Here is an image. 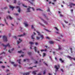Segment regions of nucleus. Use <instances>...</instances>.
Segmentation results:
<instances>
[{"instance_id": "15", "label": "nucleus", "mask_w": 75, "mask_h": 75, "mask_svg": "<svg viewBox=\"0 0 75 75\" xmlns=\"http://www.w3.org/2000/svg\"><path fill=\"white\" fill-rule=\"evenodd\" d=\"M9 7L10 8H11L12 10H13V9L14 8V6H11V5H10L9 6Z\"/></svg>"}, {"instance_id": "2", "label": "nucleus", "mask_w": 75, "mask_h": 75, "mask_svg": "<svg viewBox=\"0 0 75 75\" xmlns=\"http://www.w3.org/2000/svg\"><path fill=\"white\" fill-rule=\"evenodd\" d=\"M3 40L4 41H5V42H6L7 41V36L5 35H4L3 37Z\"/></svg>"}, {"instance_id": "27", "label": "nucleus", "mask_w": 75, "mask_h": 75, "mask_svg": "<svg viewBox=\"0 0 75 75\" xmlns=\"http://www.w3.org/2000/svg\"><path fill=\"white\" fill-rule=\"evenodd\" d=\"M59 47V49L60 50H62V48H61V46H59V45H58Z\"/></svg>"}, {"instance_id": "14", "label": "nucleus", "mask_w": 75, "mask_h": 75, "mask_svg": "<svg viewBox=\"0 0 75 75\" xmlns=\"http://www.w3.org/2000/svg\"><path fill=\"white\" fill-rule=\"evenodd\" d=\"M24 24L25 25V27H28V25L27 24V22H25L24 23Z\"/></svg>"}, {"instance_id": "17", "label": "nucleus", "mask_w": 75, "mask_h": 75, "mask_svg": "<svg viewBox=\"0 0 75 75\" xmlns=\"http://www.w3.org/2000/svg\"><path fill=\"white\" fill-rule=\"evenodd\" d=\"M30 74V73L29 72H27V73H25L23 74V75H28Z\"/></svg>"}, {"instance_id": "33", "label": "nucleus", "mask_w": 75, "mask_h": 75, "mask_svg": "<svg viewBox=\"0 0 75 75\" xmlns=\"http://www.w3.org/2000/svg\"><path fill=\"white\" fill-rule=\"evenodd\" d=\"M36 38L37 40H39L40 38V37H37Z\"/></svg>"}, {"instance_id": "39", "label": "nucleus", "mask_w": 75, "mask_h": 75, "mask_svg": "<svg viewBox=\"0 0 75 75\" xmlns=\"http://www.w3.org/2000/svg\"><path fill=\"white\" fill-rule=\"evenodd\" d=\"M46 31H47L48 32H51V31H49V30H46Z\"/></svg>"}, {"instance_id": "1", "label": "nucleus", "mask_w": 75, "mask_h": 75, "mask_svg": "<svg viewBox=\"0 0 75 75\" xmlns=\"http://www.w3.org/2000/svg\"><path fill=\"white\" fill-rule=\"evenodd\" d=\"M36 32L38 33V35L40 36V38H41V39L42 40V39L44 38V35H40V33L37 31H36Z\"/></svg>"}, {"instance_id": "19", "label": "nucleus", "mask_w": 75, "mask_h": 75, "mask_svg": "<svg viewBox=\"0 0 75 75\" xmlns=\"http://www.w3.org/2000/svg\"><path fill=\"white\" fill-rule=\"evenodd\" d=\"M40 51L41 52H42L43 51H45V52H47V50H41Z\"/></svg>"}, {"instance_id": "30", "label": "nucleus", "mask_w": 75, "mask_h": 75, "mask_svg": "<svg viewBox=\"0 0 75 75\" xmlns=\"http://www.w3.org/2000/svg\"><path fill=\"white\" fill-rule=\"evenodd\" d=\"M4 20H5V21L6 25H8V23H7L6 22V19L5 18Z\"/></svg>"}, {"instance_id": "3", "label": "nucleus", "mask_w": 75, "mask_h": 75, "mask_svg": "<svg viewBox=\"0 0 75 75\" xmlns=\"http://www.w3.org/2000/svg\"><path fill=\"white\" fill-rule=\"evenodd\" d=\"M59 67H60V66L59 64H58L57 66L55 65L54 66V68H56V72H57V71H58V69L59 68Z\"/></svg>"}, {"instance_id": "41", "label": "nucleus", "mask_w": 75, "mask_h": 75, "mask_svg": "<svg viewBox=\"0 0 75 75\" xmlns=\"http://www.w3.org/2000/svg\"><path fill=\"white\" fill-rule=\"evenodd\" d=\"M43 16L45 17H46V18H47V20H48V18H47V17H46V16H45V15H44Z\"/></svg>"}, {"instance_id": "11", "label": "nucleus", "mask_w": 75, "mask_h": 75, "mask_svg": "<svg viewBox=\"0 0 75 75\" xmlns=\"http://www.w3.org/2000/svg\"><path fill=\"white\" fill-rule=\"evenodd\" d=\"M26 35V33H23V35H18V37H23V36H25V35Z\"/></svg>"}, {"instance_id": "4", "label": "nucleus", "mask_w": 75, "mask_h": 75, "mask_svg": "<svg viewBox=\"0 0 75 75\" xmlns=\"http://www.w3.org/2000/svg\"><path fill=\"white\" fill-rule=\"evenodd\" d=\"M2 45H3V47H4L5 48H6V47H9V48H10L11 47L10 46V44H9V43H8L6 45H4V44H2Z\"/></svg>"}, {"instance_id": "32", "label": "nucleus", "mask_w": 75, "mask_h": 75, "mask_svg": "<svg viewBox=\"0 0 75 75\" xmlns=\"http://www.w3.org/2000/svg\"><path fill=\"white\" fill-rule=\"evenodd\" d=\"M14 14L15 16H18L19 15L18 13H15Z\"/></svg>"}, {"instance_id": "7", "label": "nucleus", "mask_w": 75, "mask_h": 75, "mask_svg": "<svg viewBox=\"0 0 75 75\" xmlns=\"http://www.w3.org/2000/svg\"><path fill=\"white\" fill-rule=\"evenodd\" d=\"M41 19L42 21H43V23H45V24H46V25L48 24V23L45 21V20H44V19H43L42 18H41Z\"/></svg>"}, {"instance_id": "45", "label": "nucleus", "mask_w": 75, "mask_h": 75, "mask_svg": "<svg viewBox=\"0 0 75 75\" xmlns=\"http://www.w3.org/2000/svg\"><path fill=\"white\" fill-rule=\"evenodd\" d=\"M1 67L2 68H5V67L4 66H2Z\"/></svg>"}, {"instance_id": "9", "label": "nucleus", "mask_w": 75, "mask_h": 75, "mask_svg": "<svg viewBox=\"0 0 75 75\" xmlns=\"http://www.w3.org/2000/svg\"><path fill=\"white\" fill-rule=\"evenodd\" d=\"M29 44H30L31 45V46L30 47V49L31 50H32V47H33V46H32V44H33L34 43L32 42H29Z\"/></svg>"}, {"instance_id": "10", "label": "nucleus", "mask_w": 75, "mask_h": 75, "mask_svg": "<svg viewBox=\"0 0 75 75\" xmlns=\"http://www.w3.org/2000/svg\"><path fill=\"white\" fill-rule=\"evenodd\" d=\"M67 57L69 58V59H70L71 60V59H73L74 60V61H75V58H73L69 56H67Z\"/></svg>"}, {"instance_id": "59", "label": "nucleus", "mask_w": 75, "mask_h": 75, "mask_svg": "<svg viewBox=\"0 0 75 75\" xmlns=\"http://www.w3.org/2000/svg\"><path fill=\"white\" fill-rule=\"evenodd\" d=\"M8 52H9V53H11V52L10 51V50H9L8 51Z\"/></svg>"}, {"instance_id": "62", "label": "nucleus", "mask_w": 75, "mask_h": 75, "mask_svg": "<svg viewBox=\"0 0 75 75\" xmlns=\"http://www.w3.org/2000/svg\"><path fill=\"white\" fill-rule=\"evenodd\" d=\"M11 64H14V62H11Z\"/></svg>"}, {"instance_id": "23", "label": "nucleus", "mask_w": 75, "mask_h": 75, "mask_svg": "<svg viewBox=\"0 0 75 75\" xmlns=\"http://www.w3.org/2000/svg\"><path fill=\"white\" fill-rule=\"evenodd\" d=\"M49 42L50 44H53V43H54V42H52V41H50Z\"/></svg>"}, {"instance_id": "48", "label": "nucleus", "mask_w": 75, "mask_h": 75, "mask_svg": "<svg viewBox=\"0 0 75 75\" xmlns=\"http://www.w3.org/2000/svg\"><path fill=\"white\" fill-rule=\"evenodd\" d=\"M35 45H38V43L37 42L35 43Z\"/></svg>"}, {"instance_id": "57", "label": "nucleus", "mask_w": 75, "mask_h": 75, "mask_svg": "<svg viewBox=\"0 0 75 75\" xmlns=\"http://www.w3.org/2000/svg\"><path fill=\"white\" fill-rule=\"evenodd\" d=\"M64 22L65 23H68V22H67V21H64Z\"/></svg>"}, {"instance_id": "54", "label": "nucleus", "mask_w": 75, "mask_h": 75, "mask_svg": "<svg viewBox=\"0 0 75 75\" xmlns=\"http://www.w3.org/2000/svg\"><path fill=\"white\" fill-rule=\"evenodd\" d=\"M46 38L47 39H50V38L48 37H46Z\"/></svg>"}, {"instance_id": "44", "label": "nucleus", "mask_w": 75, "mask_h": 75, "mask_svg": "<svg viewBox=\"0 0 75 75\" xmlns=\"http://www.w3.org/2000/svg\"><path fill=\"white\" fill-rule=\"evenodd\" d=\"M0 25H1V26H4V25H3V24H0Z\"/></svg>"}, {"instance_id": "8", "label": "nucleus", "mask_w": 75, "mask_h": 75, "mask_svg": "<svg viewBox=\"0 0 75 75\" xmlns=\"http://www.w3.org/2000/svg\"><path fill=\"white\" fill-rule=\"evenodd\" d=\"M69 6H70V7H72V6H75V4H74L69 2Z\"/></svg>"}, {"instance_id": "5", "label": "nucleus", "mask_w": 75, "mask_h": 75, "mask_svg": "<svg viewBox=\"0 0 75 75\" xmlns=\"http://www.w3.org/2000/svg\"><path fill=\"white\" fill-rule=\"evenodd\" d=\"M31 8L33 9V11H35V9L34 8H30V7H29L27 9V12H30V8Z\"/></svg>"}, {"instance_id": "28", "label": "nucleus", "mask_w": 75, "mask_h": 75, "mask_svg": "<svg viewBox=\"0 0 75 75\" xmlns=\"http://www.w3.org/2000/svg\"><path fill=\"white\" fill-rule=\"evenodd\" d=\"M39 23L40 24V25H42V26H44V24H42L41 23L39 22Z\"/></svg>"}, {"instance_id": "25", "label": "nucleus", "mask_w": 75, "mask_h": 75, "mask_svg": "<svg viewBox=\"0 0 75 75\" xmlns=\"http://www.w3.org/2000/svg\"><path fill=\"white\" fill-rule=\"evenodd\" d=\"M34 50H35V52H37V47H34Z\"/></svg>"}, {"instance_id": "52", "label": "nucleus", "mask_w": 75, "mask_h": 75, "mask_svg": "<svg viewBox=\"0 0 75 75\" xmlns=\"http://www.w3.org/2000/svg\"><path fill=\"white\" fill-rule=\"evenodd\" d=\"M31 28H32V29H33L34 28V27L33 26V25H32L31 26Z\"/></svg>"}, {"instance_id": "21", "label": "nucleus", "mask_w": 75, "mask_h": 75, "mask_svg": "<svg viewBox=\"0 0 75 75\" xmlns=\"http://www.w3.org/2000/svg\"><path fill=\"white\" fill-rule=\"evenodd\" d=\"M36 10L37 11H42V10H41V9L40 8H38L36 9Z\"/></svg>"}, {"instance_id": "63", "label": "nucleus", "mask_w": 75, "mask_h": 75, "mask_svg": "<svg viewBox=\"0 0 75 75\" xmlns=\"http://www.w3.org/2000/svg\"><path fill=\"white\" fill-rule=\"evenodd\" d=\"M71 13H72V12L73 11V9H71Z\"/></svg>"}, {"instance_id": "24", "label": "nucleus", "mask_w": 75, "mask_h": 75, "mask_svg": "<svg viewBox=\"0 0 75 75\" xmlns=\"http://www.w3.org/2000/svg\"><path fill=\"white\" fill-rule=\"evenodd\" d=\"M18 53H24V52H22L21 51H18Z\"/></svg>"}, {"instance_id": "60", "label": "nucleus", "mask_w": 75, "mask_h": 75, "mask_svg": "<svg viewBox=\"0 0 75 75\" xmlns=\"http://www.w3.org/2000/svg\"><path fill=\"white\" fill-rule=\"evenodd\" d=\"M62 25H63L64 28H65V26H64L65 25H64V24H62Z\"/></svg>"}, {"instance_id": "55", "label": "nucleus", "mask_w": 75, "mask_h": 75, "mask_svg": "<svg viewBox=\"0 0 75 75\" xmlns=\"http://www.w3.org/2000/svg\"><path fill=\"white\" fill-rule=\"evenodd\" d=\"M35 64H37V61H35L34 62Z\"/></svg>"}, {"instance_id": "53", "label": "nucleus", "mask_w": 75, "mask_h": 75, "mask_svg": "<svg viewBox=\"0 0 75 75\" xmlns=\"http://www.w3.org/2000/svg\"><path fill=\"white\" fill-rule=\"evenodd\" d=\"M6 8H7V7H5L4 8V9H6Z\"/></svg>"}, {"instance_id": "50", "label": "nucleus", "mask_w": 75, "mask_h": 75, "mask_svg": "<svg viewBox=\"0 0 75 75\" xmlns=\"http://www.w3.org/2000/svg\"><path fill=\"white\" fill-rule=\"evenodd\" d=\"M60 17H62V16H63V15H62L61 14H60Z\"/></svg>"}, {"instance_id": "58", "label": "nucleus", "mask_w": 75, "mask_h": 75, "mask_svg": "<svg viewBox=\"0 0 75 75\" xmlns=\"http://www.w3.org/2000/svg\"><path fill=\"white\" fill-rule=\"evenodd\" d=\"M14 38L15 39H17V37H16V36H14Z\"/></svg>"}, {"instance_id": "18", "label": "nucleus", "mask_w": 75, "mask_h": 75, "mask_svg": "<svg viewBox=\"0 0 75 75\" xmlns=\"http://www.w3.org/2000/svg\"><path fill=\"white\" fill-rule=\"evenodd\" d=\"M59 60L61 63H63V62H64V60H62V59H60Z\"/></svg>"}, {"instance_id": "51", "label": "nucleus", "mask_w": 75, "mask_h": 75, "mask_svg": "<svg viewBox=\"0 0 75 75\" xmlns=\"http://www.w3.org/2000/svg\"><path fill=\"white\" fill-rule=\"evenodd\" d=\"M60 17H62V16H63V15H62L61 14H60Z\"/></svg>"}, {"instance_id": "47", "label": "nucleus", "mask_w": 75, "mask_h": 75, "mask_svg": "<svg viewBox=\"0 0 75 75\" xmlns=\"http://www.w3.org/2000/svg\"><path fill=\"white\" fill-rule=\"evenodd\" d=\"M6 54V53H5V52H3L1 54H1Z\"/></svg>"}, {"instance_id": "46", "label": "nucleus", "mask_w": 75, "mask_h": 75, "mask_svg": "<svg viewBox=\"0 0 75 75\" xmlns=\"http://www.w3.org/2000/svg\"><path fill=\"white\" fill-rule=\"evenodd\" d=\"M47 11L48 12H50V9L48 8V10H47Z\"/></svg>"}, {"instance_id": "49", "label": "nucleus", "mask_w": 75, "mask_h": 75, "mask_svg": "<svg viewBox=\"0 0 75 75\" xmlns=\"http://www.w3.org/2000/svg\"><path fill=\"white\" fill-rule=\"evenodd\" d=\"M9 37H10V36L11 35V33H9L8 34Z\"/></svg>"}, {"instance_id": "20", "label": "nucleus", "mask_w": 75, "mask_h": 75, "mask_svg": "<svg viewBox=\"0 0 75 75\" xmlns=\"http://www.w3.org/2000/svg\"><path fill=\"white\" fill-rule=\"evenodd\" d=\"M8 18H9L11 20H12V19H13V18H11V16H8Z\"/></svg>"}, {"instance_id": "56", "label": "nucleus", "mask_w": 75, "mask_h": 75, "mask_svg": "<svg viewBox=\"0 0 75 75\" xmlns=\"http://www.w3.org/2000/svg\"><path fill=\"white\" fill-rule=\"evenodd\" d=\"M45 74V71H44V72H43V74L44 75V74Z\"/></svg>"}, {"instance_id": "29", "label": "nucleus", "mask_w": 75, "mask_h": 75, "mask_svg": "<svg viewBox=\"0 0 75 75\" xmlns=\"http://www.w3.org/2000/svg\"><path fill=\"white\" fill-rule=\"evenodd\" d=\"M17 65H18V64H14L13 66L14 67H17Z\"/></svg>"}, {"instance_id": "64", "label": "nucleus", "mask_w": 75, "mask_h": 75, "mask_svg": "<svg viewBox=\"0 0 75 75\" xmlns=\"http://www.w3.org/2000/svg\"><path fill=\"white\" fill-rule=\"evenodd\" d=\"M49 75H52V74H51L50 73L49 74Z\"/></svg>"}, {"instance_id": "34", "label": "nucleus", "mask_w": 75, "mask_h": 75, "mask_svg": "<svg viewBox=\"0 0 75 75\" xmlns=\"http://www.w3.org/2000/svg\"><path fill=\"white\" fill-rule=\"evenodd\" d=\"M21 4L20 3V1H19L18 3V5H20Z\"/></svg>"}, {"instance_id": "31", "label": "nucleus", "mask_w": 75, "mask_h": 75, "mask_svg": "<svg viewBox=\"0 0 75 75\" xmlns=\"http://www.w3.org/2000/svg\"><path fill=\"white\" fill-rule=\"evenodd\" d=\"M28 59H24V62H25V61H28Z\"/></svg>"}, {"instance_id": "61", "label": "nucleus", "mask_w": 75, "mask_h": 75, "mask_svg": "<svg viewBox=\"0 0 75 75\" xmlns=\"http://www.w3.org/2000/svg\"><path fill=\"white\" fill-rule=\"evenodd\" d=\"M14 50V48H13L12 49H11V51H13V50Z\"/></svg>"}, {"instance_id": "40", "label": "nucleus", "mask_w": 75, "mask_h": 75, "mask_svg": "<svg viewBox=\"0 0 75 75\" xmlns=\"http://www.w3.org/2000/svg\"><path fill=\"white\" fill-rule=\"evenodd\" d=\"M45 62H43L44 64L45 65H46L47 66H48V65H47V64L46 63H45Z\"/></svg>"}, {"instance_id": "37", "label": "nucleus", "mask_w": 75, "mask_h": 75, "mask_svg": "<svg viewBox=\"0 0 75 75\" xmlns=\"http://www.w3.org/2000/svg\"><path fill=\"white\" fill-rule=\"evenodd\" d=\"M37 52L38 54H39V55L40 56H41V55L40 54V53H39V51H37Z\"/></svg>"}, {"instance_id": "26", "label": "nucleus", "mask_w": 75, "mask_h": 75, "mask_svg": "<svg viewBox=\"0 0 75 75\" xmlns=\"http://www.w3.org/2000/svg\"><path fill=\"white\" fill-rule=\"evenodd\" d=\"M17 62L19 63V64H20V62H21V60H18L17 61Z\"/></svg>"}, {"instance_id": "22", "label": "nucleus", "mask_w": 75, "mask_h": 75, "mask_svg": "<svg viewBox=\"0 0 75 75\" xmlns=\"http://www.w3.org/2000/svg\"><path fill=\"white\" fill-rule=\"evenodd\" d=\"M46 55V54L44 53L43 54L42 57H45Z\"/></svg>"}, {"instance_id": "6", "label": "nucleus", "mask_w": 75, "mask_h": 75, "mask_svg": "<svg viewBox=\"0 0 75 75\" xmlns=\"http://www.w3.org/2000/svg\"><path fill=\"white\" fill-rule=\"evenodd\" d=\"M16 8L18 9V11L19 13H20V11H21V9H20V7L17 6L16 7Z\"/></svg>"}, {"instance_id": "13", "label": "nucleus", "mask_w": 75, "mask_h": 75, "mask_svg": "<svg viewBox=\"0 0 75 75\" xmlns=\"http://www.w3.org/2000/svg\"><path fill=\"white\" fill-rule=\"evenodd\" d=\"M31 39L32 40H34L35 39V36L34 35H32L31 36Z\"/></svg>"}, {"instance_id": "36", "label": "nucleus", "mask_w": 75, "mask_h": 75, "mask_svg": "<svg viewBox=\"0 0 75 75\" xmlns=\"http://www.w3.org/2000/svg\"><path fill=\"white\" fill-rule=\"evenodd\" d=\"M28 55H31V52H28Z\"/></svg>"}, {"instance_id": "38", "label": "nucleus", "mask_w": 75, "mask_h": 75, "mask_svg": "<svg viewBox=\"0 0 75 75\" xmlns=\"http://www.w3.org/2000/svg\"><path fill=\"white\" fill-rule=\"evenodd\" d=\"M23 6L24 7H27V6H25L24 5V4H23Z\"/></svg>"}, {"instance_id": "12", "label": "nucleus", "mask_w": 75, "mask_h": 75, "mask_svg": "<svg viewBox=\"0 0 75 75\" xmlns=\"http://www.w3.org/2000/svg\"><path fill=\"white\" fill-rule=\"evenodd\" d=\"M19 41H17V42L18 43V44H19V43H20V42H21L22 41V40H21V39L20 38L19 39Z\"/></svg>"}, {"instance_id": "42", "label": "nucleus", "mask_w": 75, "mask_h": 75, "mask_svg": "<svg viewBox=\"0 0 75 75\" xmlns=\"http://www.w3.org/2000/svg\"><path fill=\"white\" fill-rule=\"evenodd\" d=\"M14 3H16V0H14Z\"/></svg>"}, {"instance_id": "35", "label": "nucleus", "mask_w": 75, "mask_h": 75, "mask_svg": "<svg viewBox=\"0 0 75 75\" xmlns=\"http://www.w3.org/2000/svg\"><path fill=\"white\" fill-rule=\"evenodd\" d=\"M55 29H56V30H57V31H58V29L57 28L55 27Z\"/></svg>"}, {"instance_id": "43", "label": "nucleus", "mask_w": 75, "mask_h": 75, "mask_svg": "<svg viewBox=\"0 0 75 75\" xmlns=\"http://www.w3.org/2000/svg\"><path fill=\"white\" fill-rule=\"evenodd\" d=\"M9 72V70L7 69L6 71V72Z\"/></svg>"}, {"instance_id": "16", "label": "nucleus", "mask_w": 75, "mask_h": 75, "mask_svg": "<svg viewBox=\"0 0 75 75\" xmlns=\"http://www.w3.org/2000/svg\"><path fill=\"white\" fill-rule=\"evenodd\" d=\"M37 71H33L32 72L33 74V75H35V74H36V72H37Z\"/></svg>"}]
</instances>
